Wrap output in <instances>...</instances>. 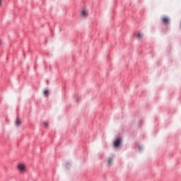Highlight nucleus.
<instances>
[{
    "mask_svg": "<svg viewBox=\"0 0 181 181\" xmlns=\"http://www.w3.org/2000/svg\"><path fill=\"white\" fill-rule=\"evenodd\" d=\"M44 95H45V97H47V95H49V90H44Z\"/></svg>",
    "mask_w": 181,
    "mask_h": 181,
    "instance_id": "8",
    "label": "nucleus"
},
{
    "mask_svg": "<svg viewBox=\"0 0 181 181\" xmlns=\"http://www.w3.org/2000/svg\"><path fill=\"white\" fill-rule=\"evenodd\" d=\"M15 125H16V127H21V125H22V122L19 118H17L15 121Z\"/></svg>",
    "mask_w": 181,
    "mask_h": 181,
    "instance_id": "4",
    "label": "nucleus"
},
{
    "mask_svg": "<svg viewBox=\"0 0 181 181\" xmlns=\"http://www.w3.org/2000/svg\"><path fill=\"white\" fill-rule=\"evenodd\" d=\"M16 170L19 175H25L28 173V166L23 163H18L16 165Z\"/></svg>",
    "mask_w": 181,
    "mask_h": 181,
    "instance_id": "1",
    "label": "nucleus"
},
{
    "mask_svg": "<svg viewBox=\"0 0 181 181\" xmlns=\"http://www.w3.org/2000/svg\"><path fill=\"white\" fill-rule=\"evenodd\" d=\"M81 16H83V18H87V16H88V10L83 8L81 11Z\"/></svg>",
    "mask_w": 181,
    "mask_h": 181,
    "instance_id": "2",
    "label": "nucleus"
},
{
    "mask_svg": "<svg viewBox=\"0 0 181 181\" xmlns=\"http://www.w3.org/2000/svg\"><path fill=\"white\" fill-rule=\"evenodd\" d=\"M112 161H113L112 158H108V160H107V165H108V166H111V165H112Z\"/></svg>",
    "mask_w": 181,
    "mask_h": 181,
    "instance_id": "6",
    "label": "nucleus"
},
{
    "mask_svg": "<svg viewBox=\"0 0 181 181\" xmlns=\"http://www.w3.org/2000/svg\"><path fill=\"white\" fill-rule=\"evenodd\" d=\"M2 45V40H0V45Z\"/></svg>",
    "mask_w": 181,
    "mask_h": 181,
    "instance_id": "11",
    "label": "nucleus"
},
{
    "mask_svg": "<svg viewBox=\"0 0 181 181\" xmlns=\"http://www.w3.org/2000/svg\"><path fill=\"white\" fill-rule=\"evenodd\" d=\"M43 124H44V125H45V127H49V123H47V122H44Z\"/></svg>",
    "mask_w": 181,
    "mask_h": 181,
    "instance_id": "9",
    "label": "nucleus"
},
{
    "mask_svg": "<svg viewBox=\"0 0 181 181\" xmlns=\"http://www.w3.org/2000/svg\"><path fill=\"white\" fill-rule=\"evenodd\" d=\"M162 22H163L165 25H168V23H169V18L163 17L162 18Z\"/></svg>",
    "mask_w": 181,
    "mask_h": 181,
    "instance_id": "5",
    "label": "nucleus"
},
{
    "mask_svg": "<svg viewBox=\"0 0 181 181\" xmlns=\"http://www.w3.org/2000/svg\"><path fill=\"white\" fill-rule=\"evenodd\" d=\"M121 145V139L119 138L117 139L114 142L115 148H118Z\"/></svg>",
    "mask_w": 181,
    "mask_h": 181,
    "instance_id": "3",
    "label": "nucleus"
},
{
    "mask_svg": "<svg viewBox=\"0 0 181 181\" xmlns=\"http://www.w3.org/2000/svg\"><path fill=\"white\" fill-rule=\"evenodd\" d=\"M142 37H144V34L139 33L137 35V39H139V40H141V39H142Z\"/></svg>",
    "mask_w": 181,
    "mask_h": 181,
    "instance_id": "7",
    "label": "nucleus"
},
{
    "mask_svg": "<svg viewBox=\"0 0 181 181\" xmlns=\"http://www.w3.org/2000/svg\"><path fill=\"white\" fill-rule=\"evenodd\" d=\"M2 6V0H0V7Z\"/></svg>",
    "mask_w": 181,
    "mask_h": 181,
    "instance_id": "10",
    "label": "nucleus"
}]
</instances>
